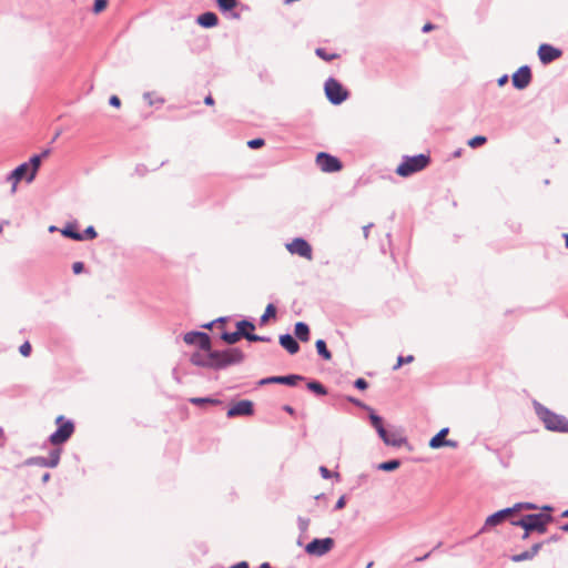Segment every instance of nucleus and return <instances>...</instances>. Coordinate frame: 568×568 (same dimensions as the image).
<instances>
[{
	"mask_svg": "<svg viewBox=\"0 0 568 568\" xmlns=\"http://www.w3.org/2000/svg\"><path fill=\"white\" fill-rule=\"evenodd\" d=\"M245 359V354L239 347H230L222 351L212 349L194 352L190 362L199 367L222 371L231 365L241 364Z\"/></svg>",
	"mask_w": 568,
	"mask_h": 568,
	"instance_id": "nucleus-1",
	"label": "nucleus"
},
{
	"mask_svg": "<svg viewBox=\"0 0 568 568\" xmlns=\"http://www.w3.org/2000/svg\"><path fill=\"white\" fill-rule=\"evenodd\" d=\"M535 412L544 423L546 429L551 432L568 433V419L564 415L556 414L538 402L534 403Z\"/></svg>",
	"mask_w": 568,
	"mask_h": 568,
	"instance_id": "nucleus-2",
	"label": "nucleus"
},
{
	"mask_svg": "<svg viewBox=\"0 0 568 568\" xmlns=\"http://www.w3.org/2000/svg\"><path fill=\"white\" fill-rule=\"evenodd\" d=\"M551 521V515L539 513L525 515L520 519L511 520V525L519 526L527 531H537L538 534H545L547 531V525Z\"/></svg>",
	"mask_w": 568,
	"mask_h": 568,
	"instance_id": "nucleus-3",
	"label": "nucleus"
},
{
	"mask_svg": "<svg viewBox=\"0 0 568 568\" xmlns=\"http://www.w3.org/2000/svg\"><path fill=\"white\" fill-rule=\"evenodd\" d=\"M372 426L376 429L381 439L388 446L400 447L406 439L396 430L388 432L383 425V419L375 412L369 414Z\"/></svg>",
	"mask_w": 568,
	"mask_h": 568,
	"instance_id": "nucleus-4",
	"label": "nucleus"
},
{
	"mask_svg": "<svg viewBox=\"0 0 568 568\" xmlns=\"http://www.w3.org/2000/svg\"><path fill=\"white\" fill-rule=\"evenodd\" d=\"M429 163V156L425 154H417L414 156H404L402 163L397 166L396 173L399 176H409L413 173L419 172Z\"/></svg>",
	"mask_w": 568,
	"mask_h": 568,
	"instance_id": "nucleus-5",
	"label": "nucleus"
},
{
	"mask_svg": "<svg viewBox=\"0 0 568 568\" xmlns=\"http://www.w3.org/2000/svg\"><path fill=\"white\" fill-rule=\"evenodd\" d=\"M324 91L327 100L334 105L343 103L348 98V91L332 77L325 81Z\"/></svg>",
	"mask_w": 568,
	"mask_h": 568,
	"instance_id": "nucleus-6",
	"label": "nucleus"
},
{
	"mask_svg": "<svg viewBox=\"0 0 568 568\" xmlns=\"http://www.w3.org/2000/svg\"><path fill=\"white\" fill-rule=\"evenodd\" d=\"M55 423L59 427L50 435L49 440L52 445H61L72 436L74 425L71 420H64L63 416H58Z\"/></svg>",
	"mask_w": 568,
	"mask_h": 568,
	"instance_id": "nucleus-7",
	"label": "nucleus"
},
{
	"mask_svg": "<svg viewBox=\"0 0 568 568\" xmlns=\"http://www.w3.org/2000/svg\"><path fill=\"white\" fill-rule=\"evenodd\" d=\"M334 544V539L331 537L315 538L306 545L305 551L308 555L322 557L333 549Z\"/></svg>",
	"mask_w": 568,
	"mask_h": 568,
	"instance_id": "nucleus-8",
	"label": "nucleus"
},
{
	"mask_svg": "<svg viewBox=\"0 0 568 568\" xmlns=\"http://www.w3.org/2000/svg\"><path fill=\"white\" fill-rule=\"evenodd\" d=\"M285 247L291 254L298 255L307 261L313 258L312 246L303 237L294 239L292 242L287 243Z\"/></svg>",
	"mask_w": 568,
	"mask_h": 568,
	"instance_id": "nucleus-9",
	"label": "nucleus"
},
{
	"mask_svg": "<svg viewBox=\"0 0 568 568\" xmlns=\"http://www.w3.org/2000/svg\"><path fill=\"white\" fill-rule=\"evenodd\" d=\"M317 166L326 173H334L342 169V162L336 158L325 152H320L316 155Z\"/></svg>",
	"mask_w": 568,
	"mask_h": 568,
	"instance_id": "nucleus-10",
	"label": "nucleus"
},
{
	"mask_svg": "<svg viewBox=\"0 0 568 568\" xmlns=\"http://www.w3.org/2000/svg\"><path fill=\"white\" fill-rule=\"evenodd\" d=\"M183 341L189 345H197L201 351H210L211 338L207 333L192 331L183 336Z\"/></svg>",
	"mask_w": 568,
	"mask_h": 568,
	"instance_id": "nucleus-11",
	"label": "nucleus"
},
{
	"mask_svg": "<svg viewBox=\"0 0 568 568\" xmlns=\"http://www.w3.org/2000/svg\"><path fill=\"white\" fill-rule=\"evenodd\" d=\"M520 508H521V504H516L513 507L500 509V510L494 513L493 515H490L486 518L485 526H484L483 530L501 524L504 520L509 518L515 511L519 510Z\"/></svg>",
	"mask_w": 568,
	"mask_h": 568,
	"instance_id": "nucleus-12",
	"label": "nucleus"
},
{
	"mask_svg": "<svg viewBox=\"0 0 568 568\" xmlns=\"http://www.w3.org/2000/svg\"><path fill=\"white\" fill-rule=\"evenodd\" d=\"M531 69L528 65L520 67L511 77L513 85L517 90L526 89L531 82Z\"/></svg>",
	"mask_w": 568,
	"mask_h": 568,
	"instance_id": "nucleus-13",
	"label": "nucleus"
},
{
	"mask_svg": "<svg viewBox=\"0 0 568 568\" xmlns=\"http://www.w3.org/2000/svg\"><path fill=\"white\" fill-rule=\"evenodd\" d=\"M254 413L253 403L248 399H242L235 403L227 409V417H236V416H251Z\"/></svg>",
	"mask_w": 568,
	"mask_h": 568,
	"instance_id": "nucleus-14",
	"label": "nucleus"
},
{
	"mask_svg": "<svg viewBox=\"0 0 568 568\" xmlns=\"http://www.w3.org/2000/svg\"><path fill=\"white\" fill-rule=\"evenodd\" d=\"M561 54H562L561 50H559L550 44H547V43L541 44L538 49L539 60L544 64H548V63L552 62L554 60L560 58Z\"/></svg>",
	"mask_w": 568,
	"mask_h": 568,
	"instance_id": "nucleus-15",
	"label": "nucleus"
},
{
	"mask_svg": "<svg viewBox=\"0 0 568 568\" xmlns=\"http://www.w3.org/2000/svg\"><path fill=\"white\" fill-rule=\"evenodd\" d=\"M304 377L302 375H286V376H271L263 378L258 382L260 385H267V384H284L288 386H295L297 382L303 381Z\"/></svg>",
	"mask_w": 568,
	"mask_h": 568,
	"instance_id": "nucleus-16",
	"label": "nucleus"
},
{
	"mask_svg": "<svg viewBox=\"0 0 568 568\" xmlns=\"http://www.w3.org/2000/svg\"><path fill=\"white\" fill-rule=\"evenodd\" d=\"M29 163H22L17 166L7 178L8 181L12 182L11 193L14 194L17 191V184L29 174Z\"/></svg>",
	"mask_w": 568,
	"mask_h": 568,
	"instance_id": "nucleus-17",
	"label": "nucleus"
},
{
	"mask_svg": "<svg viewBox=\"0 0 568 568\" xmlns=\"http://www.w3.org/2000/svg\"><path fill=\"white\" fill-rule=\"evenodd\" d=\"M50 153V150H44L41 154H36L30 158L29 163V174L27 176V182L30 183L34 180L36 174L38 172V169L41 164V159L48 156Z\"/></svg>",
	"mask_w": 568,
	"mask_h": 568,
	"instance_id": "nucleus-18",
	"label": "nucleus"
},
{
	"mask_svg": "<svg viewBox=\"0 0 568 568\" xmlns=\"http://www.w3.org/2000/svg\"><path fill=\"white\" fill-rule=\"evenodd\" d=\"M542 545H544V542L534 544L529 550L523 551L520 554L513 555L511 556V560L514 562H520V561H525V560H530V559H532L539 552V550L541 549Z\"/></svg>",
	"mask_w": 568,
	"mask_h": 568,
	"instance_id": "nucleus-19",
	"label": "nucleus"
},
{
	"mask_svg": "<svg viewBox=\"0 0 568 568\" xmlns=\"http://www.w3.org/2000/svg\"><path fill=\"white\" fill-rule=\"evenodd\" d=\"M278 342L290 354H296L300 349L297 341L288 333L280 335Z\"/></svg>",
	"mask_w": 568,
	"mask_h": 568,
	"instance_id": "nucleus-20",
	"label": "nucleus"
},
{
	"mask_svg": "<svg viewBox=\"0 0 568 568\" xmlns=\"http://www.w3.org/2000/svg\"><path fill=\"white\" fill-rule=\"evenodd\" d=\"M197 23L203 28H213L217 26L219 18L214 12H204L197 17Z\"/></svg>",
	"mask_w": 568,
	"mask_h": 568,
	"instance_id": "nucleus-21",
	"label": "nucleus"
},
{
	"mask_svg": "<svg viewBox=\"0 0 568 568\" xmlns=\"http://www.w3.org/2000/svg\"><path fill=\"white\" fill-rule=\"evenodd\" d=\"M449 428L444 427L442 428L430 440H429V447L430 448H440L444 446V442L446 440V435L448 434Z\"/></svg>",
	"mask_w": 568,
	"mask_h": 568,
	"instance_id": "nucleus-22",
	"label": "nucleus"
},
{
	"mask_svg": "<svg viewBox=\"0 0 568 568\" xmlns=\"http://www.w3.org/2000/svg\"><path fill=\"white\" fill-rule=\"evenodd\" d=\"M294 333L296 338H298L302 342H307L310 339V327L304 322H297L295 324Z\"/></svg>",
	"mask_w": 568,
	"mask_h": 568,
	"instance_id": "nucleus-23",
	"label": "nucleus"
},
{
	"mask_svg": "<svg viewBox=\"0 0 568 568\" xmlns=\"http://www.w3.org/2000/svg\"><path fill=\"white\" fill-rule=\"evenodd\" d=\"M236 328H237L239 332H242L243 337L247 339V336L254 334V333H251L248 331H254L255 329V325L251 321L242 320V321L236 323Z\"/></svg>",
	"mask_w": 568,
	"mask_h": 568,
	"instance_id": "nucleus-24",
	"label": "nucleus"
},
{
	"mask_svg": "<svg viewBox=\"0 0 568 568\" xmlns=\"http://www.w3.org/2000/svg\"><path fill=\"white\" fill-rule=\"evenodd\" d=\"M75 226V224H68L61 230V234L74 241H82L81 232H78Z\"/></svg>",
	"mask_w": 568,
	"mask_h": 568,
	"instance_id": "nucleus-25",
	"label": "nucleus"
},
{
	"mask_svg": "<svg viewBox=\"0 0 568 568\" xmlns=\"http://www.w3.org/2000/svg\"><path fill=\"white\" fill-rule=\"evenodd\" d=\"M243 337L242 332H223L221 338L229 345L237 343Z\"/></svg>",
	"mask_w": 568,
	"mask_h": 568,
	"instance_id": "nucleus-26",
	"label": "nucleus"
},
{
	"mask_svg": "<svg viewBox=\"0 0 568 568\" xmlns=\"http://www.w3.org/2000/svg\"><path fill=\"white\" fill-rule=\"evenodd\" d=\"M316 351L321 357L325 361H329L332 358L331 352L327 349L326 343L324 339H317L315 343Z\"/></svg>",
	"mask_w": 568,
	"mask_h": 568,
	"instance_id": "nucleus-27",
	"label": "nucleus"
},
{
	"mask_svg": "<svg viewBox=\"0 0 568 568\" xmlns=\"http://www.w3.org/2000/svg\"><path fill=\"white\" fill-rule=\"evenodd\" d=\"M400 466V462L398 459H390L387 462H383L377 465V469L384 470V471H393L397 469Z\"/></svg>",
	"mask_w": 568,
	"mask_h": 568,
	"instance_id": "nucleus-28",
	"label": "nucleus"
},
{
	"mask_svg": "<svg viewBox=\"0 0 568 568\" xmlns=\"http://www.w3.org/2000/svg\"><path fill=\"white\" fill-rule=\"evenodd\" d=\"M307 388L318 396H324L327 394V389L320 382L316 381L308 382Z\"/></svg>",
	"mask_w": 568,
	"mask_h": 568,
	"instance_id": "nucleus-29",
	"label": "nucleus"
},
{
	"mask_svg": "<svg viewBox=\"0 0 568 568\" xmlns=\"http://www.w3.org/2000/svg\"><path fill=\"white\" fill-rule=\"evenodd\" d=\"M189 402L196 406H201L203 404L217 405L221 403V400L211 397H192L189 399Z\"/></svg>",
	"mask_w": 568,
	"mask_h": 568,
	"instance_id": "nucleus-30",
	"label": "nucleus"
},
{
	"mask_svg": "<svg viewBox=\"0 0 568 568\" xmlns=\"http://www.w3.org/2000/svg\"><path fill=\"white\" fill-rule=\"evenodd\" d=\"M60 456H61V449H59V448H54L50 452V456H49V458H47L48 465L50 468H54L59 465Z\"/></svg>",
	"mask_w": 568,
	"mask_h": 568,
	"instance_id": "nucleus-31",
	"label": "nucleus"
},
{
	"mask_svg": "<svg viewBox=\"0 0 568 568\" xmlns=\"http://www.w3.org/2000/svg\"><path fill=\"white\" fill-rule=\"evenodd\" d=\"M26 465L28 466H40V467H49L47 457L36 456L30 457L26 460Z\"/></svg>",
	"mask_w": 568,
	"mask_h": 568,
	"instance_id": "nucleus-32",
	"label": "nucleus"
},
{
	"mask_svg": "<svg viewBox=\"0 0 568 568\" xmlns=\"http://www.w3.org/2000/svg\"><path fill=\"white\" fill-rule=\"evenodd\" d=\"M315 54L324 61H332L338 57L336 53H328L324 48H317Z\"/></svg>",
	"mask_w": 568,
	"mask_h": 568,
	"instance_id": "nucleus-33",
	"label": "nucleus"
},
{
	"mask_svg": "<svg viewBox=\"0 0 568 568\" xmlns=\"http://www.w3.org/2000/svg\"><path fill=\"white\" fill-rule=\"evenodd\" d=\"M216 3L221 11L226 12L236 6V0H216Z\"/></svg>",
	"mask_w": 568,
	"mask_h": 568,
	"instance_id": "nucleus-34",
	"label": "nucleus"
},
{
	"mask_svg": "<svg viewBox=\"0 0 568 568\" xmlns=\"http://www.w3.org/2000/svg\"><path fill=\"white\" fill-rule=\"evenodd\" d=\"M276 314V308L273 304H268L265 308L264 314L261 316L260 322L261 324H264L267 322L270 317H274Z\"/></svg>",
	"mask_w": 568,
	"mask_h": 568,
	"instance_id": "nucleus-35",
	"label": "nucleus"
},
{
	"mask_svg": "<svg viewBox=\"0 0 568 568\" xmlns=\"http://www.w3.org/2000/svg\"><path fill=\"white\" fill-rule=\"evenodd\" d=\"M486 141H487L486 136H484V135H476V136L471 138L468 141V145L470 148H477V146H480V145L485 144Z\"/></svg>",
	"mask_w": 568,
	"mask_h": 568,
	"instance_id": "nucleus-36",
	"label": "nucleus"
},
{
	"mask_svg": "<svg viewBox=\"0 0 568 568\" xmlns=\"http://www.w3.org/2000/svg\"><path fill=\"white\" fill-rule=\"evenodd\" d=\"M97 235H98V233H97L95 229L92 225L88 226L84 230V232L81 233L82 241L83 240H93V239L97 237Z\"/></svg>",
	"mask_w": 568,
	"mask_h": 568,
	"instance_id": "nucleus-37",
	"label": "nucleus"
},
{
	"mask_svg": "<svg viewBox=\"0 0 568 568\" xmlns=\"http://www.w3.org/2000/svg\"><path fill=\"white\" fill-rule=\"evenodd\" d=\"M414 361V356L413 355H407V356H398L397 357V363L396 365L393 367V369H398L403 364H408V363H412Z\"/></svg>",
	"mask_w": 568,
	"mask_h": 568,
	"instance_id": "nucleus-38",
	"label": "nucleus"
},
{
	"mask_svg": "<svg viewBox=\"0 0 568 568\" xmlns=\"http://www.w3.org/2000/svg\"><path fill=\"white\" fill-rule=\"evenodd\" d=\"M247 341L248 342L270 343V342H272V338L270 336H262V335L253 334V335L247 336Z\"/></svg>",
	"mask_w": 568,
	"mask_h": 568,
	"instance_id": "nucleus-39",
	"label": "nucleus"
},
{
	"mask_svg": "<svg viewBox=\"0 0 568 568\" xmlns=\"http://www.w3.org/2000/svg\"><path fill=\"white\" fill-rule=\"evenodd\" d=\"M347 400H348V402H351L352 404H354V405H355V406H357V407H361V408H363V409L368 410V412H369V414H371L372 412H374L369 406H367L366 404H364L363 402H361V400H359V399H357V398H354V397L349 396V397H347Z\"/></svg>",
	"mask_w": 568,
	"mask_h": 568,
	"instance_id": "nucleus-40",
	"label": "nucleus"
},
{
	"mask_svg": "<svg viewBox=\"0 0 568 568\" xmlns=\"http://www.w3.org/2000/svg\"><path fill=\"white\" fill-rule=\"evenodd\" d=\"M106 4H108L106 0H94L93 12L100 13L102 10L105 9Z\"/></svg>",
	"mask_w": 568,
	"mask_h": 568,
	"instance_id": "nucleus-41",
	"label": "nucleus"
},
{
	"mask_svg": "<svg viewBox=\"0 0 568 568\" xmlns=\"http://www.w3.org/2000/svg\"><path fill=\"white\" fill-rule=\"evenodd\" d=\"M264 145V140L261 139V138H257V139H253V140H250L247 142V146L250 149H257V148H261Z\"/></svg>",
	"mask_w": 568,
	"mask_h": 568,
	"instance_id": "nucleus-42",
	"label": "nucleus"
},
{
	"mask_svg": "<svg viewBox=\"0 0 568 568\" xmlns=\"http://www.w3.org/2000/svg\"><path fill=\"white\" fill-rule=\"evenodd\" d=\"M143 98H144V100L149 103V105H153L155 102H158V103H160V104H162V103H163V99H161V98H159V99H156V100H153V98H152V93H151V92H145V93L143 94Z\"/></svg>",
	"mask_w": 568,
	"mask_h": 568,
	"instance_id": "nucleus-43",
	"label": "nucleus"
},
{
	"mask_svg": "<svg viewBox=\"0 0 568 568\" xmlns=\"http://www.w3.org/2000/svg\"><path fill=\"white\" fill-rule=\"evenodd\" d=\"M354 386L357 389L365 390L368 387V383L364 378L359 377L354 382Z\"/></svg>",
	"mask_w": 568,
	"mask_h": 568,
	"instance_id": "nucleus-44",
	"label": "nucleus"
},
{
	"mask_svg": "<svg viewBox=\"0 0 568 568\" xmlns=\"http://www.w3.org/2000/svg\"><path fill=\"white\" fill-rule=\"evenodd\" d=\"M19 352L21 353V355L23 356H29L30 353H31V345L29 342H24L20 348H19Z\"/></svg>",
	"mask_w": 568,
	"mask_h": 568,
	"instance_id": "nucleus-45",
	"label": "nucleus"
},
{
	"mask_svg": "<svg viewBox=\"0 0 568 568\" xmlns=\"http://www.w3.org/2000/svg\"><path fill=\"white\" fill-rule=\"evenodd\" d=\"M310 525V520L303 517H298V527L302 531H306Z\"/></svg>",
	"mask_w": 568,
	"mask_h": 568,
	"instance_id": "nucleus-46",
	"label": "nucleus"
},
{
	"mask_svg": "<svg viewBox=\"0 0 568 568\" xmlns=\"http://www.w3.org/2000/svg\"><path fill=\"white\" fill-rule=\"evenodd\" d=\"M84 270V264L82 262H74L72 264V271L74 274H80Z\"/></svg>",
	"mask_w": 568,
	"mask_h": 568,
	"instance_id": "nucleus-47",
	"label": "nucleus"
},
{
	"mask_svg": "<svg viewBox=\"0 0 568 568\" xmlns=\"http://www.w3.org/2000/svg\"><path fill=\"white\" fill-rule=\"evenodd\" d=\"M320 473H321L322 477L325 479H328L332 477L331 470L328 468H326L325 466L320 467Z\"/></svg>",
	"mask_w": 568,
	"mask_h": 568,
	"instance_id": "nucleus-48",
	"label": "nucleus"
},
{
	"mask_svg": "<svg viewBox=\"0 0 568 568\" xmlns=\"http://www.w3.org/2000/svg\"><path fill=\"white\" fill-rule=\"evenodd\" d=\"M110 105L114 108H119L121 105V100L116 95H111L109 100Z\"/></svg>",
	"mask_w": 568,
	"mask_h": 568,
	"instance_id": "nucleus-49",
	"label": "nucleus"
},
{
	"mask_svg": "<svg viewBox=\"0 0 568 568\" xmlns=\"http://www.w3.org/2000/svg\"><path fill=\"white\" fill-rule=\"evenodd\" d=\"M346 499L345 496H341L339 499L336 501L334 509L338 510L345 507Z\"/></svg>",
	"mask_w": 568,
	"mask_h": 568,
	"instance_id": "nucleus-50",
	"label": "nucleus"
},
{
	"mask_svg": "<svg viewBox=\"0 0 568 568\" xmlns=\"http://www.w3.org/2000/svg\"><path fill=\"white\" fill-rule=\"evenodd\" d=\"M508 81V75L507 74H504L501 75L498 80H497V83L499 87H503L504 84H506Z\"/></svg>",
	"mask_w": 568,
	"mask_h": 568,
	"instance_id": "nucleus-51",
	"label": "nucleus"
},
{
	"mask_svg": "<svg viewBox=\"0 0 568 568\" xmlns=\"http://www.w3.org/2000/svg\"><path fill=\"white\" fill-rule=\"evenodd\" d=\"M230 568H248V564L246 561H240V562L231 566Z\"/></svg>",
	"mask_w": 568,
	"mask_h": 568,
	"instance_id": "nucleus-52",
	"label": "nucleus"
},
{
	"mask_svg": "<svg viewBox=\"0 0 568 568\" xmlns=\"http://www.w3.org/2000/svg\"><path fill=\"white\" fill-rule=\"evenodd\" d=\"M457 445H458V443H457V442H455V440H452V439H446V440L444 442V446H448V447H453V448H455V447H457Z\"/></svg>",
	"mask_w": 568,
	"mask_h": 568,
	"instance_id": "nucleus-53",
	"label": "nucleus"
},
{
	"mask_svg": "<svg viewBox=\"0 0 568 568\" xmlns=\"http://www.w3.org/2000/svg\"><path fill=\"white\" fill-rule=\"evenodd\" d=\"M372 226H373V224H372V223H369V224H367V225H365V226L363 227V234H364V237H365V239H367V237H368V235H369V230H371V227H372Z\"/></svg>",
	"mask_w": 568,
	"mask_h": 568,
	"instance_id": "nucleus-54",
	"label": "nucleus"
},
{
	"mask_svg": "<svg viewBox=\"0 0 568 568\" xmlns=\"http://www.w3.org/2000/svg\"><path fill=\"white\" fill-rule=\"evenodd\" d=\"M204 103L206 105H213L214 104V99L212 98V95H207L205 99H204Z\"/></svg>",
	"mask_w": 568,
	"mask_h": 568,
	"instance_id": "nucleus-55",
	"label": "nucleus"
},
{
	"mask_svg": "<svg viewBox=\"0 0 568 568\" xmlns=\"http://www.w3.org/2000/svg\"><path fill=\"white\" fill-rule=\"evenodd\" d=\"M433 29H434V24H432V23H426V24L422 28V31H423V32H428V31H430V30H433Z\"/></svg>",
	"mask_w": 568,
	"mask_h": 568,
	"instance_id": "nucleus-56",
	"label": "nucleus"
},
{
	"mask_svg": "<svg viewBox=\"0 0 568 568\" xmlns=\"http://www.w3.org/2000/svg\"><path fill=\"white\" fill-rule=\"evenodd\" d=\"M283 409L291 415L294 414V408L290 405H284Z\"/></svg>",
	"mask_w": 568,
	"mask_h": 568,
	"instance_id": "nucleus-57",
	"label": "nucleus"
},
{
	"mask_svg": "<svg viewBox=\"0 0 568 568\" xmlns=\"http://www.w3.org/2000/svg\"><path fill=\"white\" fill-rule=\"evenodd\" d=\"M521 507L528 508V509H536L537 506L530 503L521 504Z\"/></svg>",
	"mask_w": 568,
	"mask_h": 568,
	"instance_id": "nucleus-58",
	"label": "nucleus"
},
{
	"mask_svg": "<svg viewBox=\"0 0 568 568\" xmlns=\"http://www.w3.org/2000/svg\"><path fill=\"white\" fill-rule=\"evenodd\" d=\"M49 479H50V474H49V473L43 474V476H42V483H44V484H45V483H48V481H49Z\"/></svg>",
	"mask_w": 568,
	"mask_h": 568,
	"instance_id": "nucleus-59",
	"label": "nucleus"
},
{
	"mask_svg": "<svg viewBox=\"0 0 568 568\" xmlns=\"http://www.w3.org/2000/svg\"><path fill=\"white\" fill-rule=\"evenodd\" d=\"M558 539H559V536L558 535H554L546 542L557 541Z\"/></svg>",
	"mask_w": 568,
	"mask_h": 568,
	"instance_id": "nucleus-60",
	"label": "nucleus"
},
{
	"mask_svg": "<svg viewBox=\"0 0 568 568\" xmlns=\"http://www.w3.org/2000/svg\"><path fill=\"white\" fill-rule=\"evenodd\" d=\"M214 324H215V321L210 322V323H207V324H204V325H203V327H204V328H209V329H210V328H212V326H213Z\"/></svg>",
	"mask_w": 568,
	"mask_h": 568,
	"instance_id": "nucleus-61",
	"label": "nucleus"
},
{
	"mask_svg": "<svg viewBox=\"0 0 568 568\" xmlns=\"http://www.w3.org/2000/svg\"><path fill=\"white\" fill-rule=\"evenodd\" d=\"M258 568H273L268 562H263Z\"/></svg>",
	"mask_w": 568,
	"mask_h": 568,
	"instance_id": "nucleus-62",
	"label": "nucleus"
},
{
	"mask_svg": "<svg viewBox=\"0 0 568 568\" xmlns=\"http://www.w3.org/2000/svg\"><path fill=\"white\" fill-rule=\"evenodd\" d=\"M561 529L566 532H568V523L561 526Z\"/></svg>",
	"mask_w": 568,
	"mask_h": 568,
	"instance_id": "nucleus-63",
	"label": "nucleus"
},
{
	"mask_svg": "<svg viewBox=\"0 0 568 568\" xmlns=\"http://www.w3.org/2000/svg\"><path fill=\"white\" fill-rule=\"evenodd\" d=\"M564 237H565V241H566V247L568 248V233L567 234H564Z\"/></svg>",
	"mask_w": 568,
	"mask_h": 568,
	"instance_id": "nucleus-64",
	"label": "nucleus"
}]
</instances>
